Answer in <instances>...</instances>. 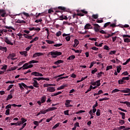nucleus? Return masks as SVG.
Listing matches in <instances>:
<instances>
[{
	"instance_id": "nucleus-1",
	"label": "nucleus",
	"mask_w": 130,
	"mask_h": 130,
	"mask_svg": "<svg viewBox=\"0 0 130 130\" xmlns=\"http://www.w3.org/2000/svg\"><path fill=\"white\" fill-rule=\"evenodd\" d=\"M48 55H51L53 58H55L57 57V56H59V55H61V52H58L57 51H52L48 53Z\"/></svg>"
},
{
	"instance_id": "nucleus-2",
	"label": "nucleus",
	"mask_w": 130,
	"mask_h": 130,
	"mask_svg": "<svg viewBox=\"0 0 130 130\" xmlns=\"http://www.w3.org/2000/svg\"><path fill=\"white\" fill-rule=\"evenodd\" d=\"M45 101H46V96H44L41 98V101H38L37 103L39 104V105H40V106H42V103H44Z\"/></svg>"
},
{
	"instance_id": "nucleus-3",
	"label": "nucleus",
	"mask_w": 130,
	"mask_h": 130,
	"mask_svg": "<svg viewBox=\"0 0 130 130\" xmlns=\"http://www.w3.org/2000/svg\"><path fill=\"white\" fill-rule=\"evenodd\" d=\"M23 70H27L28 69H31L33 68V64H29V63H25L22 66Z\"/></svg>"
},
{
	"instance_id": "nucleus-4",
	"label": "nucleus",
	"mask_w": 130,
	"mask_h": 130,
	"mask_svg": "<svg viewBox=\"0 0 130 130\" xmlns=\"http://www.w3.org/2000/svg\"><path fill=\"white\" fill-rule=\"evenodd\" d=\"M5 42L9 45H14V43L12 42V40L9 39V38L5 37Z\"/></svg>"
},
{
	"instance_id": "nucleus-5",
	"label": "nucleus",
	"mask_w": 130,
	"mask_h": 130,
	"mask_svg": "<svg viewBox=\"0 0 130 130\" xmlns=\"http://www.w3.org/2000/svg\"><path fill=\"white\" fill-rule=\"evenodd\" d=\"M71 102H72V101L70 100H66L65 103L66 107L67 108H69V107H73V105H71Z\"/></svg>"
},
{
	"instance_id": "nucleus-6",
	"label": "nucleus",
	"mask_w": 130,
	"mask_h": 130,
	"mask_svg": "<svg viewBox=\"0 0 130 130\" xmlns=\"http://www.w3.org/2000/svg\"><path fill=\"white\" fill-rule=\"evenodd\" d=\"M42 55H44V54L42 52H36L34 54L32 57L35 58L39 56H42Z\"/></svg>"
},
{
	"instance_id": "nucleus-7",
	"label": "nucleus",
	"mask_w": 130,
	"mask_h": 130,
	"mask_svg": "<svg viewBox=\"0 0 130 130\" xmlns=\"http://www.w3.org/2000/svg\"><path fill=\"white\" fill-rule=\"evenodd\" d=\"M94 29L95 32H99V30H100V26L98 24H93Z\"/></svg>"
},
{
	"instance_id": "nucleus-8",
	"label": "nucleus",
	"mask_w": 130,
	"mask_h": 130,
	"mask_svg": "<svg viewBox=\"0 0 130 130\" xmlns=\"http://www.w3.org/2000/svg\"><path fill=\"white\" fill-rule=\"evenodd\" d=\"M47 91L48 92H49L50 93H52L53 92H55V87H49L47 88Z\"/></svg>"
},
{
	"instance_id": "nucleus-9",
	"label": "nucleus",
	"mask_w": 130,
	"mask_h": 130,
	"mask_svg": "<svg viewBox=\"0 0 130 130\" xmlns=\"http://www.w3.org/2000/svg\"><path fill=\"white\" fill-rule=\"evenodd\" d=\"M32 85L35 88H39V84L37 81L32 79Z\"/></svg>"
},
{
	"instance_id": "nucleus-10",
	"label": "nucleus",
	"mask_w": 130,
	"mask_h": 130,
	"mask_svg": "<svg viewBox=\"0 0 130 130\" xmlns=\"http://www.w3.org/2000/svg\"><path fill=\"white\" fill-rule=\"evenodd\" d=\"M32 75L35 76V77H43V75H42V74L37 72H32Z\"/></svg>"
},
{
	"instance_id": "nucleus-11",
	"label": "nucleus",
	"mask_w": 130,
	"mask_h": 130,
	"mask_svg": "<svg viewBox=\"0 0 130 130\" xmlns=\"http://www.w3.org/2000/svg\"><path fill=\"white\" fill-rule=\"evenodd\" d=\"M15 56H16V54L15 53L10 54L9 56L7 57V58L8 59H11L12 60V59H14V57H15Z\"/></svg>"
},
{
	"instance_id": "nucleus-12",
	"label": "nucleus",
	"mask_w": 130,
	"mask_h": 130,
	"mask_svg": "<svg viewBox=\"0 0 130 130\" xmlns=\"http://www.w3.org/2000/svg\"><path fill=\"white\" fill-rule=\"evenodd\" d=\"M120 92H121V93H129L130 92V88H125L123 90H120Z\"/></svg>"
},
{
	"instance_id": "nucleus-13",
	"label": "nucleus",
	"mask_w": 130,
	"mask_h": 130,
	"mask_svg": "<svg viewBox=\"0 0 130 130\" xmlns=\"http://www.w3.org/2000/svg\"><path fill=\"white\" fill-rule=\"evenodd\" d=\"M51 86H56V84H48V83H46V84H44L43 86L44 87V88L46 87H51Z\"/></svg>"
},
{
	"instance_id": "nucleus-14",
	"label": "nucleus",
	"mask_w": 130,
	"mask_h": 130,
	"mask_svg": "<svg viewBox=\"0 0 130 130\" xmlns=\"http://www.w3.org/2000/svg\"><path fill=\"white\" fill-rule=\"evenodd\" d=\"M79 43H80V42H79V40H78V39H75L74 45H73V47H77V46L79 45Z\"/></svg>"
},
{
	"instance_id": "nucleus-15",
	"label": "nucleus",
	"mask_w": 130,
	"mask_h": 130,
	"mask_svg": "<svg viewBox=\"0 0 130 130\" xmlns=\"http://www.w3.org/2000/svg\"><path fill=\"white\" fill-rule=\"evenodd\" d=\"M84 28L85 29H92V25H91V24H90V23H87L85 26H84Z\"/></svg>"
},
{
	"instance_id": "nucleus-16",
	"label": "nucleus",
	"mask_w": 130,
	"mask_h": 130,
	"mask_svg": "<svg viewBox=\"0 0 130 130\" xmlns=\"http://www.w3.org/2000/svg\"><path fill=\"white\" fill-rule=\"evenodd\" d=\"M6 11L4 10H0V15H1V17H5L6 16Z\"/></svg>"
},
{
	"instance_id": "nucleus-17",
	"label": "nucleus",
	"mask_w": 130,
	"mask_h": 130,
	"mask_svg": "<svg viewBox=\"0 0 130 130\" xmlns=\"http://www.w3.org/2000/svg\"><path fill=\"white\" fill-rule=\"evenodd\" d=\"M63 62V60H58L54 62V64H56V66H58L60 63H62Z\"/></svg>"
},
{
	"instance_id": "nucleus-18",
	"label": "nucleus",
	"mask_w": 130,
	"mask_h": 130,
	"mask_svg": "<svg viewBox=\"0 0 130 130\" xmlns=\"http://www.w3.org/2000/svg\"><path fill=\"white\" fill-rule=\"evenodd\" d=\"M57 109V108L56 107H50L47 109L48 112H49V111H53V110H55Z\"/></svg>"
},
{
	"instance_id": "nucleus-19",
	"label": "nucleus",
	"mask_w": 130,
	"mask_h": 130,
	"mask_svg": "<svg viewBox=\"0 0 130 130\" xmlns=\"http://www.w3.org/2000/svg\"><path fill=\"white\" fill-rule=\"evenodd\" d=\"M64 87H67V84H64L61 85L60 87H59L57 88V90H62V89H64Z\"/></svg>"
},
{
	"instance_id": "nucleus-20",
	"label": "nucleus",
	"mask_w": 130,
	"mask_h": 130,
	"mask_svg": "<svg viewBox=\"0 0 130 130\" xmlns=\"http://www.w3.org/2000/svg\"><path fill=\"white\" fill-rule=\"evenodd\" d=\"M75 58H76V56L75 55H71L70 56H69L67 60H73V59H75Z\"/></svg>"
},
{
	"instance_id": "nucleus-21",
	"label": "nucleus",
	"mask_w": 130,
	"mask_h": 130,
	"mask_svg": "<svg viewBox=\"0 0 130 130\" xmlns=\"http://www.w3.org/2000/svg\"><path fill=\"white\" fill-rule=\"evenodd\" d=\"M61 93H62L61 91H58V92H56V93H52V94H51V96H52V97H54V96H57V95H58L61 94Z\"/></svg>"
},
{
	"instance_id": "nucleus-22",
	"label": "nucleus",
	"mask_w": 130,
	"mask_h": 130,
	"mask_svg": "<svg viewBox=\"0 0 130 130\" xmlns=\"http://www.w3.org/2000/svg\"><path fill=\"white\" fill-rule=\"evenodd\" d=\"M0 50H2V51H4V52H7V47L0 46Z\"/></svg>"
},
{
	"instance_id": "nucleus-23",
	"label": "nucleus",
	"mask_w": 130,
	"mask_h": 130,
	"mask_svg": "<svg viewBox=\"0 0 130 130\" xmlns=\"http://www.w3.org/2000/svg\"><path fill=\"white\" fill-rule=\"evenodd\" d=\"M19 86L21 90H24V83H19Z\"/></svg>"
},
{
	"instance_id": "nucleus-24",
	"label": "nucleus",
	"mask_w": 130,
	"mask_h": 130,
	"mask_svg": "<svg viewBox=\"0 0 130 130\" xmlns=\"http://www.w3.org/2000/svg\"><path fill=\"white\" fill-rule=\"evenodd\" d=\"M6 29H11V30H13V31H15L16 29L15 28L13 27L12 26H5Z\"/></svg>"
},
{
	"instance_id": "nucleus-25",
	"label": "nucleus",
	"mask_w": 130,
	"mask_h": 130,
	"mask_svg": "<svg viewBox=\"0 0 130 130\" xmlns=\"http://www.w3.org/2000/svg\"><path fill=\"white\" fill-rule=\"evenodd\" d=\"M17 23H19V24H26V21L20 19H18L17 21Z\"/></svg>"
},
{
	"instance_id": "nucleus-26",
	"label": "nucleus",
	"mask_w": 130,
	"mask_h": 130,
	"mask_svg": "<svg viewBox=\"0 0 130 130\" xmlns=\"http://www.w3.org/2000/svg\"><path fill=\"white\" fill-rule=\"evenodd\" d=\"M20 53L21 55H24V56H27V51H23L20 52Z\"/></svg>"
},
{
	"instance_id": "nucleus-27",
	"label": "nucleus",
	"mask_w": 130,
	"mask_h": 130,
	"mask_svg": "<svg viewBox=\"0 0 130 130\" xmlns=\"http://www.w3.org/2000/svg\"><path fill=\"white\" fill-rule=\"evenodd\" d=\"M23 36H24L25 38H27V39H32V36H28L26 34H23Z\"/></svg>"
},
{
	"instance_id": "nucleus-28",
	"label": "nucleus",
	"mask_w": 130,
	"mask_h": 130,
	"mask_svg": "<svg viewBox=\"0 0 130 130\" xmlns=\"http://www.w3.org/2000/svg\"><path fill=\"white\" fill-rule=\"evenodd\" d=\"M118 84H119L120 85H122V84H123V83H125V81H124L123 79H122V78L120 80H119L118 81Z\"/></svg>"
},
{
	"instance_id": "nucleus-29",
	"label": "nucleus",
	"mask_w": 130,
	"mask_h": 130,
	"mask_svg": "<svg viewBox=\"0 0 130 130\" xmlns=\"http://www.w3.org/2000/svg\"><path fill=\"white\" fill-rule=\"evenodd\" d=\"M103 75H104V73L103 72L98 73L97 74V78H101V77H102Z\"/></svg>"
},
{
	"instance_id": "nucleus-30",
	"label": "nucleus",
	"mask_w": 130,
	"mask_h": 130,
	"mask_svg": "<svg viewBox=\"0 0 130 130\" xmlns=\"http://www.w3.org/2000/svg\"><path fill=\"white\" fill-rule=\"evenodd\" d=\"M38 63V61L35 60H32L28 62V63H30V64H32V63Z\"/></svg>"
},
{
	"instance_id": "nucleus-31",
	"label": "nucleus",
	"mask_w": 130,
	"mask_h": 130,
	"mask_svg": "<svg viewBox=\"0 0 130 130\" xmlns=\"http://www.w3.org/2000/svg\"><path fill=\"white\" fill-rule=\"evenodd\" d=\"M72 50L74 51L76 53H82V50H76L75 49H72Z\"/></svg>"
},
{
	"instance_id": "nucleus-32",
	"label": "nucleus",
	"mask_w": 130,
	"mask_h": 130,
	"mask_svg": "<svg viewBox=\"0 0 130 130\" xmlns=\"http://www.w3.org/2000/svg\"><path fill=\"white\" fill-rule=\"evenodd\" d=\"M119 113L122 116V119H125V114L123 112H119Z\"/></svg>"
},
{
	"instance_id": "nucleus-33",
	"label": "nucleus",
	"mask_w": 130,
	"mask_h": 130,
	"mask_svg": "<svg viewBox=\"0 0 130 130\" xmlns=\"http://www.w3.org/2000/svg\"><path fill=\"white\" fill-rule=\"evenodd\" d=\"M43 77H35L32 80H35V81H41V80H43Z\"/></svg>"
},
{
	"instance_id": "nucleus-34",
	"label": "nucleus",
	"mask_w": 130,
	"mask_h": 130,
	"mask_svg": "<svg viewBox=\"0 0 130 130\" xmlns=\"http://www.w3.org/2000/svg\"><path fill=\"white\" fill-rule=\"evenodd\" d=\"M60 124V123H56L53 127L52 128V129H55L57 127H58L59 126V125Z\"/></svg>"
},
{
	"instance_id": "nucleus-35",
	"label": "nucleus",
	"mask_w": 130,
	"mask_h": 130,
	"mask_svg": "<svg viewBox=\"0 0 130 130\" xmlns=\"http://www.w3.org/2000/svg\"><path fill=\"white\" fill-rule=\"evenodd\" d=\"M121 71V66H117V73H120Z\"/></svg>"
},
{
	"instance_id": "nucleus-36",
	"label": "nucleus",
	"mask_w": 130,
	"mask_h": 130,
	"mask_svg": "<svg viewBox=\"0 0 130 130\" xmlns=\"http://www.w3.org/2000/svg\"><path fill=\"white\" fill-rule=\"evenodd\" d=\"M119 123L121 125H123V124H124V123H125V121H124V120H119Z\"/></svg>"
},
{
	"instance_id": "nucleus-37",
	"label": "nucleus",
	"mask_w": 130,
	"mask_h": 130,
	"mask_svg": "<svg viewBox=\"0 0 130 130\" xmlns=\"http://www.w3.org/2000/svg\"><path fill=\"white\" fill-rule=\"evenodd\" d=\"M15 83H16L15 82V80H12V81H7L6 82V84H15Z\"/></svg>"
},
{
	"instance_id": "nucleus-38",
	"label": "nucleus",
	"mask_w": 130,
	"mask_h": 130,
	"mask_svg": "<svg viewBox=\"0 0 130 130\" xmlns=\"http://www.w3.org/2000/svg\"><path fill=\"white\" fill-rule=\"evenodd\" d=\"M13 98V95L12 94H9L6 99V100H10V99H12Z\"/></svg>"
},
{
	"instance_id": "nucleus-39",
	"label": "nucleus",
	"mask_w": 130,
	"mask_h": 130,
	"mask_svg": "<svg viewBox=\"0 0 130 130\" xmlns=\"http://www.w3.org/2000/svg\"><path fill=\"white\" fill-rule=\"evenodd\" d=\"M21 122L22 123V124L24 123H25L26 121H27V119H26L24 118H21Z\"/></svg>"
},
{
	"instance_id": "nucleus-40",
	"label": "nucleus",
	"mask_w": 130,
	"mask_h": 130,
	"mask_svg": "<svg viewBox=\"0 0 130 130\" xmlns=\"http://www.w3.org/2000/svg\"><path fill=\"white\" fill-rule=\"evenodd\" d=\"M13 87H14V84H11L10 85L8 88L7 89V91H10V90H11V89H12V88H13Z\"/></svg>"
},
{
	"instance_id": "nucleus-41",
	"label": "nucleus",
	"mask_w": 130,
	"mask_h": 130,
	"mask_svg": "<svg viewBox=\"0 0 130 130\" xmlns=\"http://www.w3.org/2000/svg\"><path fill=\"white\" fill-rule=\"evenodd\" d=\"M119 91H120V90H119V89H117L115 88V89H114L112 91V94H113L114 93H116L117 92H119Z\"/></svg>"
},
{
	"instance_id": "nucleus-42",
	"label": "nucleus",
	"mask_w": 130,
	"mask_h": 130,
	"mask_svg": "<svg viewBox=\"0 0 130 130\" xmlns=\"http://www.w3.org/2000/svg\"><path fill=\"white\" fill-rule=\"evenodd\" d=\"M46 42L48 43V44H52L54 43V41L50 40H46Z\"/></svg>"
},
{
	"instance_id": "nucleus-43",
	"label": "nucleus",
	"mask_w": 130,
	"mask_h": 130,
	"mask_svg": "<svg viewBox=\"0 0 130 130\" xmlns=\"http://www.w3.org/2000/svg\"><path fill=\"white\" fill-rule=\"evenodd\" d=\"M96 87H99L101 85V83H100V80H97L95 81Z\"/></svg>"
},
{
	"instance_id": "nucleus-44",
	"label": "nucleus",
	"mask_w": 130,
	"mask_h": 130,
	"mask_svg": "<svg viewBox=\"0 0 130 130\" xmlns=\"http://www.w3.org/2000/svg\"><path fill=\"white\" fill-rule=\"evenodd\" d=\"M60 35H61V31L60 30L57 32L56 34V36H57V37H59Z\"/></svg>"
},
{
	"instance_id": "nucleus-45",
	"label": "nucleus",
	"mask_w": 130,
	"mask_h": 130,
	"mask_svg": "<svg viewBox=\"0 0 130 130\" xmlns=\"http://www.w3.org/2000/svg\"><path fill=\"white\" fill-rule=\"evenodd\" d=\"M101 113H100V110L98 109L96 112V116H100Z\"/></svg>"
},
{
	"instance_id": "nucleus-46",
	"label": "nucleus",
	"mask_w": 130,
	"mask_h": 130,
	"mask_svg": "<svg viewBox=\"0 0 130 130\" xmlns=\"http://www.w3.org/2000/svg\"><path fill=\"white\" fill-rule=\"evenodd\" d=\"M124 42H126V43H129L130 42V39L128 38H125L123 39Z\"/></svg>"
},
{
	"instance_id": "nucleus-47",
	"label": "nucleus",
	"mask_w": 130,
	"mask_h": 130,
	"mask_svg": "<svg viewBox=\"0 0 130 130\" xmlns=\"http://www.w3.org/2000/svg\"><path fill=\"white\" fill-rule=\"evenodd\" d=\"M98 71V69H97V68H95L94 70L91 71V74H92V75H94V74H95Z\"/></svg>"
},
{
	"instance_id": "nucleus-48",
	"label": "nucleus",
	"mask_w": 130,
	"mask_h": 130,
	"mask_svg": "<svg viewBox=\"0 0 130 130\" xmlns=\"http://www.w3.org/2000/svg\"><path fill=\"white\" fill-rule=\"evenodd\" d=\"M118 130L124 129L125 128V126H121L119 127H117Z\"/></svg>"
},
{
	"instance_id": "nucleus-49",
	"label": "nucleus",
	"mask_w": 130,
	"mask_h": 130,
	"mask_svg": "<svg viewBox=\"0 0 130 130\" xmlns=\"http://www.w3.org/2000/svg\"><path fill=\"white\" fill-rule=\"evenodd\" d=\"M47 112H48V111H47V109L43 110V111H41V113L42 114H45Z\"/></svg>"
},
{
	"instance_id": "nucleus-50",
	"label": "nucleus",
	"mask_w": 130,
	"mask_h": 130,
	"mask_svg": "<svg viewBox=\"0 0 130 130\" xmlns=\"http://www.w3.org/2000/svg\"><path fill=\"white\" fill-rule=\"evenodd\" d=\"M95 63H96V62H95V61L91 62L90 63V66H89V69H91V68L93 67L94 64H95Z\"/></svg>"
},
{
	"instance_id": "nucleus-51",
	"label": "nucleus",
	"mask_w": 130,
	"mask_h": 130,
	"mask_svg": "<svg viewBox=\"0 0 130 130\" xmlns=\"http://www.w3.org/2000/svg\"><path fill=\"white\" fill-rule=\"evenodd\" d=\"M122 79L124 81H128V80H129V77H122Z\"/></svg>"
},
{
	"instance_id": "nucleus-52",
	"label": "nucleus",
	"mask_w": 130,
	"mask_h": 130,
	"mask_svg": "<svg viewBox=\"0 0 130 130\" xmlns=\"http://www.w3.org/2000/svg\"><path fill=\"white\" fill-rule=\"evenodd\" d=\"M5 114H6V115H10V109H8L7 110H6Z\"/></svg>"
},
{
	"instance_id": "nucleus-53",
	"label": "nucleus",
	"mask_w": 130,
	"mask_h": 130,
	"mask_svg": "<svg viewBox=\"0 0 130 130\" xmlns=\"http://www.w3.org/2000/svg\"><path fill=\"white\" fill-rule=\"evenodd\" d=\"M112 69V66L110 65L107 67L106 71H109V70H111Z\"/></svg>"
},
{
	"instance_id": "nucleus-54",
	"label": "nucleus",
	"mask_w": 130,
	"mask_h": 130,
	"mask_svg": "<svg viewBox=\"0 0 130 130\" xmlns=\"http://www.w3.org/2000/svg\"><path fill=\"white\" fill-rule=\"evenodd\" d=\"M115 53H116V51L115 50H113V51H111L109 53L110 55H112V54H115Z\"/></svg>"
},
{
	"instance_id": "nucleus-55",
	"label": "nucleus",
	"mask_w": 130,
	"mask_h": 130,
	"mask_svg": "<svg viewBox=\"0 0 130 130\" xmlns=\"http://www.w3.org/2000/svg\"><path fill=\"white\" fill-rule=\"evenodd\" d=\"M109 25H110V22H107L104 24V28H106V27L109 26Z\"/></svg>"
},
{
	"instance_id": "nucleus-56",
	"label": "nucleus",
	"mask_w": 130,
	"mask_h": 130,
	"mask_svg": "<svg viewBox=\"0 0 130 130\" xmlns=\"http://www.w3.org/2000/svg\"><path fill=\"white\" fill-rule=\"evenodd\" d=\"M104 49H105L106 50H109L110 49L109 48V47L107 45H105L104 46Z\"/></svg>"
},
{
	"instance_id": "nucleus-57",
	"label": "nucleus",
	"mask_w": 130,
	"mask_h": 130,
	"mask_svg": "<svg viewBox=\"0 0 130 130\" xmlns=\"http://www.w3.org/2000/svg\"><path fill=\"white\" fill-rule=\"evenodd\" d=\"M61 45H62V44H56L54 45V46L55 47H59L60 46H61Z\"/></svg>"
},
{
	"instance_id": "nucleus-58",
	"label": "nucleus",
	"mask_w": 130,
	"mask_h": 130,
	"mask_svg": "<svg viewBox=\"0 0 130 130\" xmlns=\"http://www.w3.org/2000/svg\"><path fill=\"white\" fill-rule=\"evenodd\" d=\"M61 18L63 20H68V17L66 15H61Z\"/></svg>"
},
{
	"instance_id": "nucleus-59",
	"label": "nucleus",
	"mask_w": 130,
	"mask_h": 130,
	"mask_svg": "<svg viewBox=\"0 0 130 130\" xmlns=\"http://www.w3.org/2000/svg\"><path fill=\"white\" fill-rule=\"evenodd\" d=\"M92 18H93V19H98V15L97 14H93L92 16Z\"/></svg>"
},
{
	"instance_id": "nucleus-60",
	"label": "nucleus",
	"mask_w": 130,
	"mask_h": 130,
	"mask_svg": "<svg viewBox=\"0 0 130 130\" xmlns=\"http://www.w3.org/2000/svg\"><path fill=\"white\" fill-rule=\"evenodd\" d=\"M66 41H70L71 40V37L70 36H67L66 37Z\"/></svg>"
},
{
	"instance_id": "nucleus-61",
	"label": "nucleus",
	"mask_w": 130,
	"mask_h": 130,
	"mask_svg": "<svg viewBox=\"0 0 130 130\" xmlns=\"http://www.w3.org/2000/svg\"><path fill=\"white\" fill-rule=\"evenodd\" d=\"M17 125H21V124H23V123H22V121H17Z\"/></svg>"
},
{
	"instance_id": "nucleus-62",
	"label": "nucleus",
	"mask_w": 130,
	"mask_h": 130,
	"mask_svg": "<svg viewBox=\"0 0 130 130\" xmlns=\"http://www.w3.org/2000/svg\"><path fill=\"white\" fill-rule=\"evenodd\" d=\"M7 68H8V66H4L3 68H1V70H5V71H6V70H7Z\"/></svg>"
},
{
	"instance_id": "nucleus-63",
	"label": "nucleus",
	"mask_w": 130,
	"mask_h": 130,
	"mask_svg": "<svg viewBox=\"0 0 130 130\" xmlns=\"http://www.w3.org/2000/svg\"><path fill=\"white\" fill-rule=\"evenodd\" d=\"M64 114L65 115H69V110H66L64 111Z\"/></svg>"
},
{
	"instance_id": "nucleus-64",
	"label": "nucleus",
	"mask_w": 130,
	"mask_h": 130,
	"mask_svg": "<svg viewBox=\"0 0 130 130\" xmlns=\"http://www.w3.org/2000/svg\"><path fill=\"white\" fill-rule=\"evenodd\" d=\"M91 49H92V50H98L99 48L96 47H92Z\"/></svg>"
}]
</instances>
